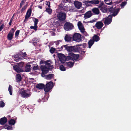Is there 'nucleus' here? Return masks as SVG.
<instances>
[{"label": "nucleus", "instance_id": "nucleus-49", "mask_svg": "<svg viewBox=\"0 0 131 131\" xmlns=\"http://www.w3.org/2000/svg\"><path fill=\"white\" fill-rule=\"evenodd\" d=\"M30 16H29V14L26 13V14L25 16V19L24 20V22L25 21H26L30 17Z\"/></svg>", "mask_w": 131, "mask_h": 131}, {"label": "nucleus", "instance_id": "nucleus-29", "mask_svg": "<svg viewBox=\"0 0 131 131\" xmlns=\"http://www.w3.org/2000/svg\"><path fill=\"white\" fill-rule=\"evenodd\" d=\"M31 65L30 64H27L25 67V71L26 72H29L30 71Z\"/></svg>", "mask_w": 131, "mask_h": 131}, {"label": "nucleus", "instance_id": "nucleus-55", "mask_svg": "<svg viewBox=\"0 0 131 131\" xmlns=\"http://www.w3.org/2000/svg\"><path fill=\"white\" fill-rule=\"evenodd\" d=\"M83 48H85L86 46V43H84L82 45Z\"/></svg>", "mask_w": 131, "mask_h": 131}, {"label": "nucleus", "instance_id": "nucleus-63", "mask_svg": "<svg viewBox=\"0 0 131 131\" xmlns=\"http://www.w3.org/2000/svg\"><path fill=\"white\" fill-rule=\"evenodd\" d=\"M38 7L41 9H42V6H38Z\"/></svg>", "mask_w": 131, "mask_h": 131}, {"label": "nucleus", "instance_id": "nucleus-31", "mask_svg": "<svg viewBox=\"0 0 131 131\" xmlns=\"http://www.w3.org/2000/svg\"><path fill=\"white\" fill-rule=\"evenodd\" d=\"M94 41L92 39H91L89 41L88 44L89 45V48H90L93 45L94 43Z\"/></svg>", "mask_w": 131, "mask_h": 131}, {"label": "nucleus", "instance_id": "nucleus-28", "mask_svg": "<svg viewBox=\"0 0 131 131\" xmlns=\"http://www.w3.org/2000/svg\"><path fill=\"white\" fill-rule=\"evenodd\" d=\"M54 75L53 74H50L46 76V79L48 80H50L54 77Z\"/></svg>", "mask_w": 131, "mask_h": 131}, {"label": "nucleus", "instance_id": "nucleus-32", "mask_svg": "<svg viewBox=\"0 0 131 131\" xmlns=\"http://www.w3.org/2000/svg\"><path fill=\"white\" fill-rule=\"evenodd\" d=\"M71 55H72V52L69 53L68 56L66 57V60H72V56H71Z\"/></svg>", "mask_w": 131, "mask_h": 131}, {"label": "nucleus", "instance_id": "nucleus-46", "mask_svg": "<svg viewBox=\"0 0 131 131\" xmlns=\"http://www.w3.org/2000/svg\"><path fill=\"white\" fill-rule=\"evenodd\" d=\"M27 0H22L20 4V7L21 8L22 7L23 5L25 3Z\"/></svg>", "mask_w": 131, "mask_h": 131}, {"label": "nucleus", "instance_id": "nucleus-62", "mask_svg": "<svg viewBox=\"0 0 131 131\" xmlns=\"http://www.w3.org/2000/svg\"><path fill=\"white\" fill-rule=\"evenodd\" d=\"M40 64H43V60H41L40 62Z\"/></svg>", "mask_w": 131, "mask_h": 131}, {"label": "nucleus", "instance_id": "nucleus-26", "mask_svg": "<svg viewBox=\"0 0 131 131\" xmlns=\"http://www.w3.org/2000/svg\"><path fill=\"white\" fill-rule=\"evenodd\" d=\"M72 37L70 35H66L64 37V39L66 41L69 42L71 40Z\"/></svg>", "mask_w": 131, "mask_h": 131}, {"label": "nucleus", "instance_id": "nucleus-54", "mask_svg": "<svg viewBox=\"0 0 131 131\" xmlns=\"http://www.w3.org/2000/svg\"><path fill=\"white\" fill-rule=\"evenodd\" d=\"M47 4L46 5H47L48 7L49 8H50V3L49 1H46Z\"/></svg>", "mask_w": 131, "mask_h": 131}, {"label": "nucleus", "instance_id": "nucleus-9", "mask_svg": "<svg viewBox=\"0 0 131 131\" xmlns=\"http://www.w3.org/2000/svg\"><path fill=\"white\" fill-rule=\"evenodd\" d=\"M72 39L73 40L77 42H79L82 40V38L81 35L78 33H75L74 34Z\"/></svg>", "mask_w": 131, "mask_h": 131}, {"label": "nucleus", "instance_id": "nucleus-58", "mask_svg": "<svg viewBox=\"0 0 131 131\" xmlns=\"http://www.w3.org/2000/svg\"><path fill=\"white\" fill-rule=\"evenodd\" d=\"M14 15H13V16L10 19V20H11V21H13V19H14Z\"/></svg>", "mask_w": 131, "mask_h": 131}, {"label": "nucleus", "instance_id": "nucleus-36", "mask_svg": "<svg viewBox=\"0 0 131 131\" xmlns=\"http://www.w3.org/2000/svg\"><path fill=\"white\" fill-rule=\"evenodd\" d=\"M60 8L61 10H63L64 11L68 12V9H65L64 6L63 4H61L60 6Z\"/></svg>", "mask_w": 131, "mask_h": 131}, {"label": "nucleus", "instance_id": "nucleus-10", "mask_svg": "<svg viewBox=\"0 0 131 131\" xmlns=\"http://www.w3.org/2000/svg\"><path fill=\"white\" fill-rule=\"evenodd\" d=\"M40 68L42 71L41 76L42 77H44L45 74H46L48 73L49 69L45 66H41Z\"/></svg>", "mask_w": 131, "mask_h": 131}, {"label": "nucleus", "instance_id": "nucleus-44", "mask_svg": "<svg viewBox=\"0 0 131 131\" xmlns=\"http://www.w3.org/2000/svg\"><path fill=\"white\" fill-rule=\"evenodd\" d=\"M37 26H36L35 25H34V26H31L30 27V28L31 29H34L35 31H36L37 30Z\"/></svg>", "mask_w": 131, "mask_h": 131}, {"label": "nucleus", "instance_id": "nucleus-45", "mask_svg": "<svg viewBox=\"0 0 131 131\" xmlns=\"http://www.w3.org/2000/svg\"><path fill=\"white\" fill-rule=\"evenodd\" d=\"M33 21L34 23V25L37 26V24H38V19H37L36 18H34V20H33Z\"/></svg>", "mask_w": 131, "mask_h": 131}, {"label": "nucleus", "instance_id": "nucleus-57", "mask_svg": "<svg viewBox=\"0 0 131 131\" xmlns=\"http://www.w3.org/2000/svg\"><path fill=\"white\" fill-rule=\"evenodd\" d=\"M82 45L81 44H77L76 46H77V47H79V46H81Z\"/></svg>", "mask_w": 131, "mask_h": 131}, {"label": "nucleus", "instance_id": "nucleus-14", "mask_svg": "<svg viewBox=\"0 0 131 131\" xmlns=\"http://www.w3.org/2000/svg\"><path fill=\"white\" fill-rule=\"evenodd\" d=\"M100 1L98 0H93L90 1H85L84 3L87 6L88 3H90L92 4H97L99 3Z\"/></svg>", "mask_w": 131, "mask_h": 131}, {"label": "nucleus", "instance_id": "nucleus-25", "mask_svg": "<svg viewBox=\"0 0 131 131\" xmlns=\"http://www.w3.org/2000/svg\"><path fill=\"white\" fill-rule=\"evenodd\" d=\"M92 11L94 14H95L98 15L100 13L99 10L97 8H93L92 9Z\"/></svg>", "mask_w": 131, "mask_h": 131}, {"label": "nucleus", "instance_id": "nucleus-19", "mask_svg": "<svg viewBox=\"0 0 131 131\" xmlns=\"http://www.w3.org/2000/svg\"><path fill=\"white\" fill-rule=\"evenodd\" d=\"M72 56V60L74 61V60L77 61L78 59L80 56V55L79 54H75L72 52V55H71Z\"/></svg>", "mask_w": 131, "mask_h": 131}, {"label": "nucleus", "instance_id": "nucleus-61", "mask_svg": "<svg viewBox=\"0 0 131 131\" xmlns=\"http://www.w3.org/2000/svg\"><path fill=\"white\" fill-rule=\"evenodd\" d=\"M82 32V33H84V34L85 35V36H86V35L87 34V33L86 32H85L84 30V32Z\"/></svg>", "mask_w": 131, "mask_h": 131}, {"label": "nucleus", "instance_id": "nucleus-8", "mask_svg": "<svg viewBox=\"0 0 131 131\" xmlns=\"http://www.w3.org/2000/svg\"><path fill=\"white\" fill-rule=\"evenodd\" d=\"M112 17L111 15H109L106 18H104L103 20L104 21V23L105 26L107 25L110 24L112 21Z\"/></svg>", "mask_w": 131, "mask_h": 131}, {"label": "nucleus", "instance_id": "nucleus-30", "mask_svg": "<svg viewBox=\"0 0 131 131\" xmlns=\"http://www.w3.org/2000/svg\"><path fill=\"white\" fill-rule=\"evenodd\" d=\"M54 25L55 27L57 28L59 26H61V23L59 21H57L54 23Z\"/></svg>", "mask_w": 131, "mask_h": 131}, {"label": "nucleus", "instance_id": "nucleus-4", "mask_svg": "<svg viewBox=\"0 0 131 131\" xmlns=\"http://www.w3.org/2000/svg\"><path fill=\"white\" fill-rule=\"evenodd\" d=\"M67 14L64 12H61L58 13L57 18L58 20L61 22H63L66 19Z\"/></svg>", "mask_w": 131, "mask_h": 131}, {"label": "nucleus", "instance_id": "nucleus-23", "mask_svg": "<svg viewBox=\"0 0 131 131\" xmlns=\"http://www.w3.org/2000/svg\"><path fill=\"white\" fill-rule=\"evenodd\" d=\"M45 85L44 84L42 83H39L37 84L36 86V88L39 89L44 88Z\"/></svg>", "mask_w": 131, "mask_h": 131}, {"label": "nucleus", "instance_id": "nucleus-43", "mask_svg": "<svg viewBox=\"0 0 131 131\" xmlns=\"http://www.w3.org/2000/svg\"><path fill=\"white\" fill-rule=\"evenodd\" d=\"M60 69L62 71H65L66 70V69L64 67V66L62 65H61L60 66Z\"/></svg>", "mask_w": 131, "mask_h": 131}, {"label": "nucleus", "instance_id": "nucleus-48", "mask_svg": "<svg viewBox=\"0 0 131 131\" xmlns=\"http://www.w3.org/2000/svg\"><path fill=\"white\" fill-rule=\"evenodd\" d=\"M5 105V104L3 101H0V107H3Z\"/></svg>", "mask_w": 131, "mask_h": 131}, {"label": "nucleus", "instance_id": "nucleus-11", "mask_svg": "<svg viewBox=\"0 0 131 131\" xmlns=\"http://www.w3.org/2000/svg\"><path fill=\"white\" fill-rule=\"evenodd\" d=\"M16 29H14V28H13L10 30L8 33L7 37L9 40H11L12 39L14 35V33Z\"/></svg>", "mask_w": 131, "mask_h": 131}, {"label": "nucleus", "instance_id": "nucleus-7", "mask_svg": "<svg viewBox=\"0 0 131 131\" xmlns=\"http://www.w3.org/2000/svg\"><path fill=\"white\" fill-rule=\"evenodd\" d=\"M53 86V82L50 81L47 83L45 85L44 88V90L45 92H48L50 90L52 89Z\"/></svg>", "mask_w": 131, "mask_h": 131}, {"label": "nucleus", "instance_id": "nucleus-15", "mask_svg": "<svg viewBox=\"0 0 131 131\" xmlns=\"http://www.w3.org/2000/svg\"><path fill=\"white\" fill-rule=\"evenodd\" d=\"M103 24L101 21H98L96 23L95 26L97 29H99L101 28L103 26Z\"/></svg>", "mask_w": 131, "mask_h": 131}, {"label": "nucleus", "instance_id": "nucleus-17", "mask_svg": "<svg viewBox=\"0 0 131 131\" xmlns=\"http://www.w3.org/2000/svg\"><path fill=\"white\" fill-rule=\"evenodd\" d=\"M92 15V13L91 11H88L86 12L84 14V18L85 19L89 18Z\"/></svg>", "mask_w": 131, "mask_h": 131}, {"label": "nucleus", "instance_id": "nucleus-38", "mask_svg": "<svg viewBox=\"0 0 131 131\" xmlns=\"http://www.w3.org/2000/svg\"><path fill=\"white\" fill-rule=\"evenodd\" d=\"M12 89L13 88L12 86L10 85H9L8 87V90L9 92V93L10 95H12Z\"/></svg>", "mask_w": 131, "mask_h": 131}, {"label": "nucleus", "instance_id": "nucleus-51", "mask_svg": "<svg viewBox=\"0 0 131 131\" xmlns=\"http://www.w3.org/2000/svg\"><path fill=\"white\" fill-rule=\"evenodd\" d=\"M19 32L20 30H17L16 31L15 34V37H16L18 36L19 33Z\"/></svg>", "mask_w": 131, "mask_h": 131}, {"label": "nucleus", "instance_id": "nucleus-6", "mask_svg": "<svg viewBox=\"0 0 131 131\" xmlns=\"http://www.w3.org/2000/svg\"><path fill=\"white\" fill-rule=\"evenodd\" d=\"M73 27V24L68 22L66 23L64 26V29L67 31L72 29Z\"/></svg>", "mask_w": 131, "mask_h": 131}, {"label": "nucleus", "instance_id": "nucleus-24", "mask_svg": "<svg viewBox=\"0 0 131 131\" xmlns=\"http://www.w3.org/2000/svg\"><path fill=\"white\" fill-rule=\"evenodd\" d=\"M94 41L97 42L100 39V38L99 36L96 35H94L92 37V39Z\"/></svg>", "mask_w": 131, "mask_h": 131}, {"label": "nucleus", "instance_id": "nucleus-5", "mask_svg": "<svg viewBox=\"0 0 131 131\" xmlns=\"http://www.w3.org/2000/svg\"><path fill=\"white\" fill-rule=\"evenodd\" d=\"M20 92L21 96L23 98H28L31 95V93L28 92V90H24L23 88L21 89Z\"/></svg>", "mask_w": 131, "mask_h": 131}, {"label": "nucleus", "instance_id": "nucleus-20", "mask_svg": "<svg viewBox=\"0 0 131 131\" xmlns=\"http://www.w3.org/2000/svg\"><path fill=\"white\" fill-rule=\"evenodd\" d=\"M7 118L5 117L2 118L0 119V124L3 125L7 122Z\"/></svg>", "mask_w": 131, "mask_h": 131}, {"label": "nucleus", "instance_id": "nucleus-40", "mask_svg": "<svg viewBox=\"0 0 131 131\" xmlns=\"http://www.w3.org/2000/svg\"><path fill=\"white\" fill-rule=\"evenodd\" d=\"M32 6V5L30 6V8L28 9L26 13L29 14V16H31V7Z\"/></svg>", "mask_w": 131, "mask_h": 131}, {"label": "nucleus", "instance_id": "nucleus-37", "mask_svg": "<svg viewBox=\"0 0 131 131\" xmlns=\"http://www.w3.org/2000/svg\"><path fill=\"white\" fill-rule=\"evenodd\" d=\"M32 67H33L32 68V70L35 71L36 70H37L38 69L39 67L36 64H33L32 65Z\"/></svg>", "mask_w": 131, "mask_h": 131}, {"label": "nucleus", "instance_id": "nucleus-47", "mask_svg": "<svg viewBox=\"0 0 131 131\" xmlns=\"http://www.w3.org/2000/svg\"><path fill=\"white\" fill-rule=\"evenodd\" d=\"M55 50V48H54L52 47H51L49 51L51 53H54Z\"/></svg>", "mask_w": 131, "mask_h": 131}, {"label": "nucleus", "instance_id": "nucleus-52", "mask_svg": "<svg viewBox=\"0 0 131 131\" xmlns=\"http://www.w3.org/2000/svg\"><path fill=\"white\" fill-rule=\"evenodd\" d=\"M26 6V5H25L22 8L21 10H20L21 12H22L25 10L27 8Z\"/></svg>", "mask_w": 131, "mask_h": 131}, {"label": "nucleus", "instance_id": "nucleus-2", "mask_svg": "<svg viewBox=\"0 0 131 131\" xmlns=\"http://www.w3.org/2000/svg\"><path fill=\"white\" fill-rule=\"evenodd\" d=\"M108 10L110 13H112V14L110 15L112 17L113 16L115 17L117 15L120 10V8H116L115 7H113V6H112L109 7L108 8Z\"/></svg>", "mask_w": 131, "mask_h": 131}, {"label": "nucleus", "instance_id": "nucleus-22", "mask_svg": "<svg viewBox=\"0 0 131 131\" xmlns=\"http://www.w3.org/2000/svg\"><path fill=\"white\" fill-rule=\"evenodd\" d=\"M104 3L103 2H101V3L99 4L98 7L99 8H101L100 10L102 11H103V12H106L107 11V8L102 7V6L103 5Z\"/></svg>", "mask_w": 131, "mask_h": 131}, {"label": "nucleus", "instance_id": "nucleus-12", "mask_svg": "<svg viewBox=\"0 0 131 131\" xmlns=\"http://www.w3.org/2000/svg\"><path fill=\"white\" fill-rule=\"evenodd\" d=\"M14 60L17 62H18L23 59V57L19 52L17 54L14 56Z\"/></svg>", "mask_w": 131, "mask_h": 131}, {"label": "nucleus", "instance_id": "nucleus-53", "mask_svg": "<svg viewBox=\"0 0 131 131\" xmlns=\"http://www.w3.org/2000/svg\"><path fill=\"white\" fill-rule=\"evenodd\" d=\"M4 24H3L0 27V31H1L3 29L4 26Z\"/></svg>", "mask_w": 131, "mask_h": 131}, {"label": "nucleus", "instance_id": "nucleus-56", "mask_svg": "<svg viewBox=\"0 0 131 131\" xmlns=\"http://www.w3.org/2000/svg\"><path fill=\"white\" fill-rule=\"evenodd\" d=\"M95 20H90V21H88V23H93L94 22H95Z\"/></svg>", "mask_w": 131, "mask_h": 131}, {"label": "nucleus", "instance_id": "nucleus-42", "mask_svg": "<svg viewBox=\"0 0 131 131\" xmlns=\"http://www.w3.org/2000/svg\"><path fill=\"white\" fill-rule=\"evenodd\" d=\"M46 11L48 12L49 14H51L52 13V10L49 8H46Z\"/></svg>", "mask_w": 131, "mask_h": 131}, {"label": "nucleus", "instance_id": "nucleus-33", "mask_svg": "<svg viewBox=\"0 0 131 131\" xmlns=\"http://www.w3.org/2000/svg\"><path fill=\"white\" fill-rule=\"evenodd\" d=\"M15 123V121L13 119H10L8 122L9 124L10 125H14Z\"/></svg>", "mask_w": 131, "mask_h": 131}, {"label": "nucleus", "instance_id": "nucleus-50", "mask_svg": "<svg viewBox=\"0 0 131 131\" xmlns=\"http://www.w3.org/2000/svg\"><path fill=\"white\" fill-rule=\"evenodd\" d=\"M127 2L125 1L122 2L121 4V7H124L127 4Z\"/></svg>", "mask_w": 131, "mask_h": 131}, {"label": "nucleus", "instance_id": "nucleus-41", "mask_svg": "<svg viewBox=\"0 0 131 131\" xmlns=\"http://www.w3.org/2000/svg\"><path fill=\"white\" fill-rule=\"evenodd\" d=\"M19 53H20L21 55L22 54V56L23 57V59L24 57H27V54H26V52H24L23 53L22 51H20L19 52Z\"/></svg>", "mask_w": 131, "mask_h": 131}, {"label": "nucleus", "instance_id": "nucleus-27", "mask_svg": "<svg viewBox=\"0 0 131 131\" xmlns=\"http://www.w3.org/2000/svg\"><path fill=\"white\" fill-rule=\"evenodd\" d=\"M16 79L17 82L20 81L22 79L21 75L19 74H18L16 75Z\"/></svg>", "mask_w": 131, "mask_h": 131}, {"label": "nucleus", "instance_id": "nucleus-34", "mask_svg": "<svg viewBox=\"0 0 131 131\" xmlns=\"http://www.w3.org/2000/svg\"><path fill=\"white\" fill-rule=\"evenodd\" d=\"M4 128L5 129H7L8 130H12L13 128L11 126H8L5 125L4 126Z\"/></svg>", "mask_w": 131, "mask_h": 131}, {"label": "nucleus", "instance_id": "nucleus-64", "mask_svg": "<svg viewBox=\"0 0 131 131\" xmlns=\"http://www.w3.org/2000/svg\"><path fill=\"white\" fill-rule=\"evenodd\" d=\"M59 44V42H57L56 43V45H58Z\"/></svg>", "mask_w": 131, "mask_h": 131}, {"label": "nucleus", "instance_id": "nucleus-21", "mask_svg": "<svg viewBox=\"0 0 131 131\" xmlns=\"http://www.w3.org/2000/svg\"><path fill=\"white\" fill-rule=\"evenodd\" d=\"M74 4L75 7L78 9H80L82 6L81 3L78 1H75Z\"/></svg>", "mask_w": 131, "mask_h": 131}, {"label": "nucleus", "instance_id": "nucleus-60", "mask_svg": "<svg viewBox=\"0 0 131 131\" xmlns=\"http://www.w3.org/2000/svg\"><path fill=\"white\" fill-rule=\"evenodd\" d=\"M32 43L35 46L37 44V42H32Z\"/></svg>", "mask_w": 131, "mask_h": 131}, {"label": "nucleus", "instance_id": "nucleus-18", "mask_svg": "<svg viewBox=\"0 0 131 131\" xmlns=\"http://www.w3.org/2000/svg\"><path fill=\"white\" fill-rule=\"evenodd\" d=\"M49 62H51L50 60H47L45 62V64L49 67L48 68L49 69V70H51L54 68L53 65H51L50 63Z\"/></svg>", "mask_w": 131, "mask_h": 131}, {"label": "nucleus", "instance_id": "nucleus-13", "mask_svg": "<svg viewBox=\"0 0 131 131\" xmlns=\"http://www.w3.org/2000/svg\"><path fill=\"white\" fill-rule=\"evenodd\" d=\"M58 57L61 62L64 63L66 61V56L62 53H59L58 55Z\"/></svg>", "mask_w": 131, "mask_h": 131}, {"label": "nucleus", "instance_id": "nucleus-16", "mask_svg": "<svg viewBox=\"0 0 131 131\" xmlns=\"http://www.w3.org/2000/svg\"><path fill=\"white\" fill-rule=\"evenodd\" d=\"M78 27L79 29L81 31V32H84V28L81 22L79 21L78 23Z\"/></svg>", "mask_w": 131, "mask_h": 131}, {"label": "nucleus", "instance_id": "nucleus-1", "mask_svg": "<svg viewBox=\"0 0 131 131\" xmlns=\"http://www.w3.org/2000/svg\"><path fill=\"white\" fill-rule=\"evenodd\" d=\"M64 47L69 52H78L80 50L81 48L80 47H77V46H68V45H63L62 46H61L60 48L62 49L63 47Z\"/></svg>", "mask_w": 131, "mask_h": 131}, {"label": "nucleus", "instance_id": "nucleus-39", "mask_svg": "<svg viewBox=\"0 0 131 131\" xmlns=\"http://www.w3.org/2000/svg\"><path fill=\"white\" fill-rule=\"evenodd\" d=\"M112 0H105V2L106 4L111 5L112 3Z\"/></svg>", "mask_w": 131, "mask_h": 131}, {"label": "nucleus", "instance_id": "nucleus-35", "mask_svg": "<svg viewBox=\"0 0 131 131\" xmlns=\"http://www.w3.org/2000/svg\"><path fill=\"white\" fill-rule=\"evenodd\" d=\"M74 63V61H73V62H66V64L68 66L70 67H72L73 66Z\"/></svg>", "mask_w": 131, "mask_h": 131}, {"label": "nucleus", "instance_id": "nucleus-59", "mask_svg": "<svg viewBox=\"0 0 131 131\" xmlns=\"http://www.w3.org/2000/svg\"><path fill=\"white\" fill-rule=\"evenodd\" d=\"M12 21H11L10 20V21L9 23V26H11L12 25Z\"/></svg>", "mask_w": 131, "mask_h": 131}, {"label": "nucleus", "instance_id": "nucleus-3", "mask_svg": "<svg viewBox=\"0 0 131 131\" xmlns=\"http://www.w3.org/2000/svg\"><path fill=\"white\" fill-rule=\"evenodd\" d=\"M24 65V62H21L18 63L17 65L13 66V67L14 69L16 72L18 73H20L23 72L22 68L23 67Z\"/></svg>", "mask_w": 131, "mask_h": 131}]
</instances>
